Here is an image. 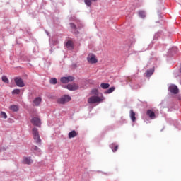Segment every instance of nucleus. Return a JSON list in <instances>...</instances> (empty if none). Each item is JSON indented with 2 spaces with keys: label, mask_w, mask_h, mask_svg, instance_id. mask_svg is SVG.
<instances>
[{
  "label": "nucleus",
  "mask_w": 181,
  "mask_h": 181,
  "mask_svg": "<svg viewBox=\"0 0 181 181\" xmlns=\"http://www.w3.org/2000/svg\"><path fill=\"white\" fill-rule=\"evenodd\" d=\"M33 136L35 144L40 145L42 144V139H40V135L39 134V130L37 128H33Z\"/></svg>",
  "instance_id": "nucleus-1"
},
{
  "label": "nucleus",
  "mask_w": 181,
  "mask_h": 181,
  "mask_svg": "<svg viewBox=\"0 0 181 181\" xmlns=\"http://www.w3.org/2000/svg\"><path fill=\"white\" fill-rule=\"evenodd\" d=\"M15 84L17 86V87H25V82L23 81V79L21 76H16L13 78Z\"/></svg>",
  "instance_id": "nucleus-2"
},
{
  "label": "nucleus",
  "mask_w": 181,
  "mask_h": 181,
  "mask_svg": "<svg viewBox=\"0 0 181 181\" xmlns=\"http://www.w3.org/2000/svg\"><path fill=\"white\" fill-rule=\"evenodd\" d=\"M103 99L98 96H92L88 99V103L89 104H95L96 103H101Z\"/></svg>",
  "instance_id": "nucleus-3"
},
{
  "label": "nucleus",
  "mask_w": 181,
  "mask_h": 181,
  "mask_svg": "<svg viewBox=\"0 0 181 181\" xmlns=\"http://www.w3.org/2000/svg\"><path fill=\"white\" fill-rule=\"evenodd\" d=\"M71 100V97L69 95H65L62 96L61 98L58 99L59 104H66V103H69V101Z\"/></svg>",
  "instance_id": "nucleus-4"
},
{
  "label": "nucleus",
  "mask_w": 181,
  "mask_h": 181,
  "mask_svg": "<svg viewBox=\"0 0 181 181\" xmlns=\"http://www.w3.org/2000/svg\"><path fill=\"white\" fill-rule=\"evenodd\" d=\"M87 61L88 63H90L91 64H94L95 63H98V60L97 58H95V55L93 54H89L87 57Z\"/></svg>",
  "instance_id": "nucleus-5"
},
{
  "label": "nucleus",
  "mask_w": 181,
  "mask_h": 181,
  "mask_svg": "<svg viewBox=\"0 0 181 181\" xmlns=\"http://www.w3.org/2000/svg\"><path fill=\"white\" fill-rule=\"evenodd\" d=\"M168 90L170 93H172L173 94H178L179 93V88H177L176 85H170L168 88Z\"/></svg>",
  "instance_id": "nucleus-6"
},
{
  "label": "nucleus",
  "mask_w": 181,
  "mask_h": 181,
  "mask_svg": "<svg viewBox=\"0 0 181 181\" xmlns=\"http://www.w3.org/2000/svg\"><path fill=\"white\" fill-rule=\"evenodd\" d=\"M74 77L73 76H67V77H62L61 78V83L63 84H66L67 83H70V81H74Z\"/></svg>",
  "instance_id": "nucleus-7"
},
{
  "label": "nucleus",
  "mask_w": 181,
  "mask_h": 181,
  "mask_svg": "<svg viewBox=\"0 0 181 181\" xmlns=\"http://www.w3.org/2000/svg\"><path fill=\"white\" fill-rule=\"evenodd\" d=\"M66 88H67L68 90H70L71 91H76V90H78V85L76 83L68 84L66 86Z\"/></svg>",
  "instance_id": "nucleus-8"
},
{
  "label": "nucleus",
  "mask_w": 181,
  "mask_h": 181,
  "mask_svg": "<svg viewBox=\"0 0 181 181\" xmlns=\"http://www.w3.org/2000/svg\"><path fill=\"white\" fill-rule=\"evenodd\" d=\"M42 103V98L37 97L34 99L33 102V107H39L40 105V103Z\"/></svg>",
  "instance_id": "nucleus-9"
},
{
  "label": "nucleus",
  "mask_w": 181,
  "mask_h": 181,
  "mask_svg": "<svg viewBox=\"0 0 181 181\" xmlns=\"http://www.w3.org/2000/svg\"><path fill=\"white\" fill-rule=\"evenodd\" d=\"M146 115L149 117L150 119H155V118H156V115H155V112L152 110H148L146 112Z\"/></svg>",
  "instance_id": "nucleus-10"
},
{
  "label": "nucleus",
  "mask_w": 181,
  "mask_h": 181,
  "mask_svg": "<svg viewBox=\"0 0 181 181\" xmlns=\"http://www.w3.org/2000/svg\"><path fill=\"white\" fill-rule=\"evenodd\" d=\"M23 163L24 165H32L33 160L30 159V157H23Z\"/></svg>",
  "instance_id": "nucleus-11"
},
{
  "label": "nucleus",
  "mask_w": 181,
  "mask_h": 181,
  "mask_svg": "<svg viewBox=\"0 0 181 181\" xmlns=\"http://www.w3.org/2000/svg\"><path fill=\"white\" fill-rule=\"evenodd\" d=\"M31 122L35 126V127H40V119L39 117H33L31 119Z\"/></svg>",
  "instance_id": "nucleus-12"
},
{
  "label": "nucleus",
  "mask_w": 181,
  "mask_h": 181,
  "mask_svg": "<svg viewBox=\"0 0 181 181\" xmlns=\"http://www.w3.org/2000/svg\"><path fill=\"white\" fill-rule=\"evenodd\" d=\"M77 135H78V133H77V132H76L75 130H73L69 133L68 136L69 139H71V138H76Z\"/></svg>",
  "instance_id": "nucleus-13"
},
{
  "label": "nucleus",
  "mask_w": 181,
  "mask_h": 181,
  "mask_svg": "<svg viewBox=\"0 0 181 181\" xmlns=\"http://www.w3.org/2000/svg\"><path fill=\"white\" fill-rule=\"evenodd\" d=\"M130 118L133 122H135L136 117H135V112L134 110H130Z\"/></svg>",
  "instance_id": "nucleus-14"
},
{
  "label": "nucleus",
  "mask_w": 181,
  "mask_h": 181,
  "mask_svg": "<svg viewBox=\"0 0 181 181\" xmlns=\"http://www.w3.org/2000/svg\"><path fill=\"white\" fill-rule=\"evenodd\" d=\"M10 110H11V111L16 112V111H19V107L16 105H11L10 106Z\"/></svg>",
  "instance_id": "nucleus-15"
},
{
  "label": "nucleus",
  "mask_w": 181,
  "mask_h": 181,
  "mask_svg": "<svg viewBox=\"0 0 181 181\" xmlns=\"http://www.w3.org/2000/svg\"><path fill=\"white\" fill-rule=\"evenodd\" d=\"M66 46L67 49H69V50H73V42L68 41L66 42Z\"/></svg>",
  "instance_id": "nucleus-16"
},
{
  "label": "nucleus",
  "mask_w": 181,
  "mask_h": 181,
  "mask_svg": "<svg viewBox=\"0 0 181 181\" xmlns=\"http://www.w3.org/2000/svg\"><path fill=\"white\" fill-rule=\"evenodd\" d=\"M71 29H74V33H76V35L78 34V31H76L77 30V26H76V25L73 23H69Z\"/></svg>",
  "instance_id": "nucleus-17"
},
{
  "label": "nucleus",
  "mask_w": 181,
  "mask_h": 181,
  "mask_svg": "<svg viewBox=\"0 0 181 181\" xmlns=\"http://www.w3.org/2000/svg\"><path fill=\"white\" fill-rule=\"evenodd\" d=\"M139 16H140V18H142L144 19V18H146V13H145L144 11H139Z\"/></svg>",
  "instance_id": "nucleus-18"
},
{
  "label": "nucleus",
  "mask_w": 181,
  "mask_h": 181,
  "mask_svg": "<svg viewBox=\"0 0 181 181\" xmlns=\"http://www.w3.org/2000/svg\"><path fill=\"white\" fill-rule=\"evenodd\" d=\"M98 0H84V2L87 6H91V2H97Z\"/></svg>",
  "instance_id": "nucleus-19"
},
{
  "label": "nucleus",
  "mask_w": 181,
  "mask_h": 181,
  "mask_svg": "<svg viewBox=\"0 0 181 181\" xmlns=\"http://www.w3.org/2000/svg\"><path fill=\"white\" fill-rule=\"evenodd\" d=\"M100 87L101 88H103V90H107V88H110V83H102Z\"/></svg>",
  "instance_id": "nucleus-20"
},
{
  "label": "nucleus",
  "mask_w": 181,
  "mask_h": 181,
  "mask_svg": "<svg viewBox=\"0 0 181 181\" xmlns=\"http://www.w3.org/2000/svg\"><path fill=\"white\" fill-rule=\"evenodd\" d=\"M13 95L21 94V89H14L12 91Z\"/></svg>",
  "instance_id": "nucleus-21"
},
{
  "label": "nucleus",
  "mask_w": 181,
  "mask_h": 181,
  "mask_svg": "<svg viewBox=\"0 0 181 181\" xmlns=\"http://www.w3.org/2000/svg\"><path fill=\"white\" fill-rule=\"evenodd\" d=\"M115 90V87H111L107 90H106V94H111Z\"/></svg>",
  "instance_id": "nucleus-22"
},
{
  "label": "nucleus",
  "mask_w": 181,
  "mask_h": 181,
  "mask_svg": "<svg viewBox=\"0 0 181 181\" xmlns=\"http://www.w3.org/2000/svg\"><path fill=\"white\" fill-rule=\"evenodd\" d=\"M50 84H57V79L56 78H52L49 80Z\"/></svg>",
  "instance_id": "nucleus-23"
},
{
  "label": "nucleus",
  "mask_w": 181,
  "mask_h": 181,
  "mask_svg": "<svg viewBox=\"0 0 181 181\" xmlns=\"http://www.w3.org/2000/svg\"><path fill=\"white\" fill-rule=\"evenodd\" d=\"M110 148L112 149V152H117L118 151V146H115L114 147V144H111Z\"/></svg>",
  "instance_id": "nucleus-24"
},
{
  "label": "nucleus",
  "mask_w": 181,
  "mask_h": 181,
  "mask_svg": "<svg viewBox=\"0 0 181 181\" xmlns=\"http://www.w3.org/2000/svg\"><path fill=\"white\" fill-rule=\"evenodd\" d=\"M153 74V70H148L146 71V77H151Z\"/></svg>",
  "instance_id": "nucleus-25"
},
{
  "label": "nucleus",
  "mask_w": 181,
  "mask_h": 181,
  "mask_svg": "<svg viewBox=\"0 0 181 181\" xmlns=\"http://www.w3.org/2000/svg\"><path fill=\"white\" fill-rule=\"evenodd\" d=\"M0 117L1 118H4V119H6V118H8V115L4 112H1L0 113Z\"/></svg>",
  "instance_id": "nucleus-26"
},
{
  "label": "nucleus",
  "mask_w": 181,
  "mask_h": 181,
  "mask_svg": "<svg viewBox=\"0 0 181 181\" xmlns=\"http://www.w3.org/2000/svg\"><path fill=\"white\" fill-rule=\"evenodd\" d=\"M1 78L4 83H6L7 84L9 83V79H8V77H6V76H2Z\"/></svg>",
  "instance_id": "nucleus-27"
},
{
  "label": "nucleus",
  "mask_w": 181,
  "mask_h": 181,
  "mask_svg": "<svg viewBox=\"0 0 181 181\" xmlns=\"http://www.w3.org/2000/svg\"><path fill=\"white\" fill-rule=\"evenodd\" d=\"M92 94H94V95H98V89H93L91 91Z\"/></svg>",
  "instance_id": "nucleus-28"
},
{
  "label": "nucleus",
  "mask_w": 181,
  "mask_h": 181,
  "mask_svg": "<svg viewBox=\"0 0 181 181\" xmlns=\"http://www.w3.org/2000/svg\"><path fill=\"white\" fill-rule=\"evenodd\" d=\"M32 150H33V151H39V152H40V150L39 147H38V146H33L32 147Z\"/></svg>",
  "instance_id": "nucleus-29"
}]
</instances>
